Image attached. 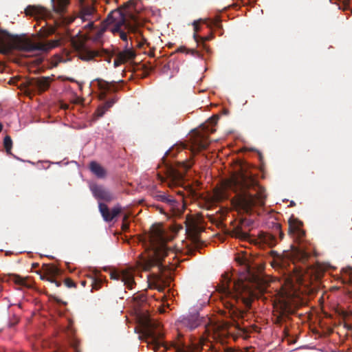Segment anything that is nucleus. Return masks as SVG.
I'll list each match as a JSON object with an SVG mask.
<instances>
[{
	"label": "nucleus",
	"mask_w": 352,
	"mask_h": 352,
	"mask_svg": "<svg viewBox=\"0 0 352 352\" xmlns=\"http://www.w3.org/2000/svg\"><path fill=\"white\" fill-rule=\"evenodd\" d=\"M236 261L241 265H244L248 283L241 279L232 281L229 274L226 273L222 276L221 283L218 285V292L230 316L233 318H243L245 311L242 305L245 309L250 307L253 296L252 288L261 289L265 283L263 277L265 265L246 257H239Z\"/></svg>",
	"instance_id": "obj_1"
},
{
	"label": "nucleus",
	"mask_w": 352,
	"mask_h": 352,
	"mask_svg": "<svg viewBox=\"0 0 352 352\" xmlns=\"http://www.w3.org/2000/svg\"><path fill=\"white\" fill-rule=\"evenodd\" d=\"M226 187L236 193L233 202L245 212H250L254 206L265 203V189L250 174L241 173L232 176Z\"/></svg>",
	"instance_id": "obj_2"
},
{
	"label": "nucleus",
	"mask_w": 352,
	"mask_h": 352,
	"mask_svg": "<svg viewBox=\"0 0 352 352\" xmlns=\"http://www.w3.org/2000/svg\"><path fill=\"white\" fill-rule=\"evenodd\" d=\"M143 336L145 341L152 346L153 350L157 351L161 346L166 350L173 349L175 352H199L206 344V339L202 337L190 336V344H186L179 334L173 341L166 343L162 341L164 333L160 324L150 319H146L143 324Z\"/></svg>",
	"instance_id": "obj_3"
},
{
	"label": "nucleus",
	"mask_w": 352,
	"mask_h": 352,
	"mask_svg": "<svg viewBox=\"0 0 352 352\" xmlns=\"http://www.w3.org/2000/svg\"><path fill=\"white\" fill-rule=\"evenodd\" d=\"M151 250L146 256L141 255L137 264L144 271H149L153 267L162 270V261L168 255L166 236L162 224H153L147 236Z\"/></svg>",
	"instance_id": "obj_4"
},
{
	"label": "nucleus",
	"mask_w": 352,
	"mask_h": 352,
	"mask_svg": "<svg viewBox=\"0 0 352 352\" xmlns=\"http://www.w3.org/2000/svg\"><path fill=\"white\" fill-rule=\"evenodd\" d=\"M58 45L57 41L34 42L24 34L13 35L0 29V54H8L12 50L47 52Z\"/></svg>",
	"instance_id": "obj_5"
},
{
	"label": "nucleus",
	"mask_w": 352,
	"mask_h": 352,
	"mask_svg": "<svg viewBox=\"0 0 352 352\" xmlns=\"http://www.w3.org/2000/svg\"><path fill=\"white\" fill-rule=\"evenodd\" d=\"M136 16L133 13L124 12L120 8L111 11L100 24L94 39L100 40L107 30L116 34L120 29L124 28L128 32H135L137 30Z\"/></svg>",
	"instance_id": "obj_6"
},
{
	"label": "nucleus",
	"mask_w": 352,
	"mask_h": 352,
	"mask_svg": "<svg viewBox=\"0 0 352 352\" xmlns=\"http://www.w3.org/2000/svg\"><path fill=\"white\" fill-rule=\"evenodd\" d=\"M290 256L293 267L292 268L289 265V271L294 272L296 280L298 283L307 285L312 278L318 280L320 278L319 272H316L313 267L306 264L310 258V254L302 246L292 247Z\"/></svg>",
	"instance_id": "obj_7"
},
{
	"label": "nucleus",
	"mask_w": 352,
	"mask_h": 352,
	"mask_svg": "<svg viewBox=\"0 0 352 352\" xmlns=\"http://www.w3.org/2000/svg\"><path fill=\"white\" fill-rule=\"evenodd\" d=\"M192 164L190 160L177 162L175 166L166 164L165 176L158 173V179L162 183L166 182L170 188L182 186L184 182L186 172Z\"/></svg>",
	"instance_id": "obj_8"
},
{
	"label": "nucleus",
	"mask_w": 352,
	"mask_h": 352,
	"mask_svg": "<svg viewBox=\"0 0 352 352\" xmlns=\"http://www.w3.org/2000/svg\"><path fill=\"white\" fill-rule=\"evenodd\" d=\"M218 120V116L212 117L208 124L203 125L201 131H195L191 135V151L193 153H197L201 150L206 149L208 146L210 144L208 134L215 131V129H214L212 126L217 123Z\"/></svg>",
	"instance_id": "obj_9"
},
{
	"label": "nucleus",
	"mask_w": 352,
	"mask_h": 352,
	"mask_svg": "<svg viewBox=\"0 0 352 352\" xmlns=\"http://www.w3.org/2000/svg\"><path fill=\"white\" fill-rule=\"evenodd\" d=\"M51 78L48 76L29 78L25 79L21 84L25 91L31 93L42 94L47 91L50 86Z\"/></svg>",
	"instance_id": "obj_10"
},
{
	"label": "nucleus",
	"mask_w": 352,
	"mask_h": 352,
	"mask_svg": "<svg viewBox=\"0 0 352 352\" xmlns=\"http://www.w3.org/2000/svg\"><path fill=\"white\" fill-rule=\"evenodd\" d=\"M80 3L78 17L82 21L88 22L85 28L89 30L96 29L97 27L95 25V22L100 20V14L97 12L93 5L85 3V0H80Z\"/></svg>",
	"instance_id": "obj_11"
},
{
	"label": "nucleus",
	"mask_w": 352,
	"mask_h": 352,
	"mask_svg": "<svg viewBox=\"0 0 352 352\" xmlns=\"http://www.w3.org/2000/svg\"><path fill=\"white\" fill-rule=\"evenodd\" d=\"M111 279L121 280L129 289H132L135 285L133 273L130 270L113 271L110 274Z\"/></svg>",
	"instance_id": "obj_12"
},
{
	"label": "nucleus",
	"mask_w": 352,
	"mask_h": 352,
	"mask_svg": "<svg viewBox=\"0 0 352 352\" xmlns=\"http://www.w3.org/2000/svg\"><path fill=\"white\" fill-rule=\"evenodd\" d=\"M93 196L98 200L111 202L116 199V196L102 185L92 184L89 186Z\"/></svg>",
	"instance_id": "obj_13"
},
{
	"label": "nucleus",
	"mask_w": 352,
	"mask_h": 352,
	"mask_svg": "<svg viewBox=\"0 0 352 352\" xmlns=\"http://www.w3.org/2000/svg\"><path fill=\"white\" fill-rule=\"evenodd\" d=\"M98 208L102 217L107 222L111 221L122 211V208L119 204L115 206L111 211L109 210L108 206L102 202H99Z\"/></svg>",
	"instance_id": "obj_14"
},
{
	"label": "nucleus",
	"mask_w": 352,
	"mask_h": 352,
	"mask_svg": "<svg viewBox=\"0 0 352 352\" xmlns=\"http://www.w3.org/2000/svg\"><path fill=\"white\" fill-rule=\"evenodd\" d=\"M42 269L45 274L41 276V279L54 283L57 287L61 285L60 282L54 279V276L59 274V270L57 267L52 264H43Z\"/></svg>",
	"instance_id": "obj_15"
},
{
	"label": "nucleus",
	"mask_w": 352,
	"mask_h": 352,
	"mask_svg": "<svg viewBox=\"0 0 352 352\" xmlns=\"http://www.w3.org/2000/svg\"><path fill=\"white\" fill-rule=\"evenodd\" d=\"M73 325V320L72 319H68V324L65 329V333L69 338V345L74 349V351L81 352L80 342L78 339L74 337L76 331Z\"/></svg>",
	"instance_id": "obj_16"
},
{
	"label": "nucleus",
	"mask_w": 352,
	"mask_h": 352,
	"mask_svg": "<svg viewBox=\"0 0 352 352\" xmlns=\"http://www.w3.org/2000/svg\"><path fill=\"white\" fill-rule=\"evenodd\" d=\"M152 197L156 201L166 204L170 210H173L178 206V202L175 200L174 197L162 191H155L152 192Z\"/></svg>",
	"instance_id": "obj_17"
},
{
	"label": "nucleus",
	"mask_w": 352,
	"mask_h": 352,
	"mask_svg": "<svg viewBox=\"0 0 352 352\" xmlns=\"http://www.w3.org/2000/svg\"><path fill=\"white\" fill-rule=\"evenodd\" d=\"M301 226L302 223L298 220L294 218L289 219L288 232L296 241H300L305 236V232Z\"/></svg>",
	"instance_id": "obj_18"
},
{
	"label": "nucleus",
	"mask_w": 352,
	"mask_h": 352,
	"mask_svg": "<svg viewBox=\"0 0 352 352\" xmlns=\"http://www.w3.org/2000/svg\"><path fill=\"white\" fill-rule=\"evenodd\" d=\"M25 13L26 15L42 19H45L52 16V13L50 10L45 8L38 6H28L25 9Z\"/></svg>",
	"instance_id": "obj_19"
},
{
	"label": "nucleus",
	"mask_w": 352,
	"mask_h": 352,
	"mask_svg": "<svg viewBox=\"0 0 352 352\" xmlns=\"http://www.w3.org/2000/svg\"><path fill=\"white\" fill-rule=\"evenodd\" d=\"M96 81L97 82L98 88L100 91L99 97L101 100L106 98L109 91L111 90L116 91L117 90L116 81L108 82L100 78L96 79Z\"/></svg>",
	"instance_id": "obj_20"
},
{
	"label": "nucleus",
	"mask_w": 352,
	"mask_h": 352,
	"mask_svg": "<svg viewBox=\"0 0 352 352\" xmlns=\"http://www.w3.org/2000/svg\"><path fill=\"white\" fill-rule=\"evenodd\" d=\"M78 56L82 60L89 61L101 54L99 51L90 50L82 45L78 48Z\"/></svg>",
	"instance_id": "obj_21"
},
{
	"label": "nucleus",
	"mask_w": 352,
	"mask_h": 352,
	"mask_svg": "<svg viewBox=\"0 0 352 352\" xmlns=\"http://www.w3.org/2000/svg\"><path fill=\"white\" fill-rule=\"evenodd\" d=\"M51 2L53 12L62 16L66 13L70 0H51Z\"/></svg>",
	"instance_id": "obj_22"
},
{
	"label": "nucleus",
	"mask_w": 352,
	"mask_h": 352,
	"mask_svg": "<svg viewBox=\"0 0 352 352\" xmlns=\"http://www.w3.org/2000/svg\"><path fill=\"white\" fill-rule=\"evenodd\" d=\"M257 240L259 243L269 247H274L277 243V239L273 234L265 232L258 234Z\"/></svg>",
	"instance_id": "obj_23"
},
{
	"label": "nucleus",
	"mask_w": 352,
	"mask_h": 352,
	"mask_svg": "<svg viewBox=\"0 0 352 352\" xmlns=\"http://www.w3.org/2000/svg\"><path fill=\"white\" fill-rule=\"evenodd\" d=\"M181 322L183 326L186 327L190 330L195 329L200 324L199 316L197 314H191L183 318Z\"/></svg>",
	"instance_id": "obj_24"
},
{
	"label": "nucleus",
	"mask_w": 352,
	"mask_h": 352,
	"mask_svg": "<svg viewBox=\"0 0 352 352\" xmlns=\"http://www.w3.org/2000/svg\"><path fill=\"white\" fill-rule=\"evenodd\" d=\"M272 255L273 256V261H272V265L273 267H279L281 268L287 267V258H284L282 255L274 251L272 252Z\"/></svg>",
	"instance_id": "obj_25"
},
{
	"label": "nucleus",
	"mask_w": 352,
	"mask_h": 352,
	"mask_svg": "<svg viewBox=\"0 0 352 352\" xmlns=\"http://www.w3.org/2000/svg\"><path fill=\"white\" fill-rule=\"evenodd\" d=\"M90 170L98 178H104L107 175L106 170L96 162H91L89 164Z\"/></svg>",
	"instance_id": "obj_26"
},
{
	"label": "nucleus",
	"mask_w": 352,
	"mask_h": 352,
	"mask_svg": "<svg viewBox=\"0 0 352 352\" xmlns=\"http://www.w3.org/2000/svg\"><path fill=\"white\" fill-rule=\"evenodd\" d=\"M118 55L119 56V58L124 63L128 60H133L136 56L135 52L133 49L127 47H126L124 50L118 52Z\"/></svg>",
	"instance_id": "obj_27"
},
{
	"label": "nucleus",
	"mask_w": 352,
	"mask_h": 352,
	"mask_svg": "<svg viewBox=\"0 0 352 352\" xmlns=\"http://www.w3.org/2000/svg\"><path fill=\"white\" fill-rule=\"evenodd\" d=\"M280 316H285L286 315L292 314L294 308L290 302L287 300H283L280 302Z\"/></svg>",
	"instance_id": "obj_28"
},
{
	"label": "nucleus",
	"mask_w": 352,
	"mask_h": 352,
	"mask_svg": "<svg viewBox=\"0 0 352 352\" xmlns=\"http://www.w3.org/2000/svg\"><path fill=\"white\" fill-rule=\"evenodd\" d=\"M195 41L197 42L199 46L202 45L203 48L207 52H209L208 47L205 44L206 41H210L212 38V34H210L207 36H200L197 34H194L193 35Z\"/></svg>",
	"instance_id": "obj_29"
},
{
	"label": "nucleus",
	"mask_w": 352,
	"mask_h": 352,
	"mask_svg": "<svg viewBox=\"0 0 352 352\" xmlns=\"http://www.w3.org/2000/svg\"><path fill=\"white\" fill-rule=\"evenodd\" d=\"M231 236L240 239L246 240L249 237V234L243 231L241 227L236 226L232 230Z\"/></svg>",
	"instance_id": "obj_30"
},
{
	"label": "nucleus",
	"mask_w": 352,
	"mask_h": 352,
	"mask_svg": "<svg viewBox=\"0 0 352 352\" xmlns=\"http://www.w3.org/2000/svg\"><path fill=\"white\" fill-rule=\"evenodd\" d=\"M236 329L237 330L238 336L243 337L244 339L248 338V335L251 331L248 327H241L238 322L236 324Z\"/></svg>",
	"instance_id": "obj_31"
},
{
	"label": "nucleus",
	"mask_w": 352,
	"mask_h": 352,
	"mask_svg": "<svg viewBox=\"0 0 352 352\" xmlns=\"http://www.w3.org/2000/svg\"><path fill=\"white\" fill-rule=\"evenodd\" d=\"M214 199L216 201L220 202L228 198V195L224 189H216L214 191Z\"/></svg>",
	"instance_id": "obj_32"
},
{
	"label": "nucleus",
	"mask_w": 352,
	"mask_h": 352,
	"mask_svg": "<svg viewBox=\"0 0 352 352\" xmlns=\"http://www.w3.org/2000/svg\"><path fill=\"white\" fill-rule=\"evenodd\" d=\"M135 0H129L127 2L122 4L118 8L122 9V10L124 11V12L133 13L131 11L129 10V9L131 7L135 8Z\"/></svg>",
	"instance_id": "obj_33"
},
{
	"label": "nucleus",
	"mask_w": 352,
	"mask_h": 352,
	"mask_svg": "<svg viewBox=\"0 0 352 352\" xmlns=\"http://www.w3.org/2000/svg\"><path fill=\"white\" fill-rule=\"evenodd\" d=\"M3 146L8 154L11 153L12 148V140L10 135H6L3 139Z\"/></svg>",
	"instance_id": "obj_34"
},
{
	"label": "nucleus",
	"mask_w": 352,
	"mask_h": 352,
	"mask_svg": "<svg viewBox=\"0 0 352 352\" xmlns=\"http://www.w3.org/2000/svg\"><path fill=\"white\" fill-rule=\"evenodd\" d=\"M207 25L210 27L214 26L217 28H221V19L219 16H217L214 19H209V23Z\"/></svg>",
	"instance_id": "obj_35"
},
{
	"label": "nucleus",
	"mask_w": 352,
	"mask_h": 352,
	"mask_svg": "<svg viewBox=\"0 0 352 352\" xmlns=\"http://www.w3.org/2000/svg\"><path fill=\"white\" fill-rule=\"evenodd\" d=\"M12 280L15 284L18 285L28 287L26 280L19 275H14Z\"/></svg>",
	"instance_id": "obj_36"
},
{
	"label": "nucleus",
	"mask_w": 352,
	"mask_h": 352,
	"mask_svg": "<svg viewBox=\"0 0 352 352\" xmlns=\"http://www.w3.org/2000/svg\"><path fill=\"white\" fill-rule=\"evenodd\" d=\"M127 33H129V32L124 28H120L119 32H116V34H119L120 38L122 41H126V42H127V38H128ZM126 47H128V43H126Z\"/></svg>",
	"instance_id": "obj_37"
},
{
	"label": "nucleus",
	"mask_w": 352,
	"mask_h": 352,
	"mask_svg": "<svg viewBox=\"0 0 352 352\" xmlns=\"http://www.w3.org/2000/svg\"><path fill=\"white\" fill-rule=\"evenodd\" d=\"M107 111L108 110L106 109L105 107L103 105L99 106L96 111V115L98 118H101L104 115Z\"/></svg>",
	"instance_id": "obj_38"
},
{
	"label": "nucleus",
	"mask_w": 352,
	"mask_h": 352,
	"mask_svg": "<svg viewBox=\"0 0 352 352\" xmlns=\"http://www.w3.org/2000/svg\"><path fill=\"white\" fill-rule=\"evenodd\" d=\"M101 281L97 279H92L91 280V286L92 289L98 290L100 288Z\"/></svg>",
	"instance_id": "obj_39"
},
{
	"label": "nucleus",
	"mask_w": 352,
	"mask_h": 352,
	"mask_svg": "<svg viewBox=\"0 0 352 352\" xmlns=\"http://www.w3.org/2000/svg\"><path fill=\"white\" fill-rule=\"evenodd\" d=\"M64 283L68 288L76 287V283L70 278H65L64 280Z\"/></svg>",
	"instance_id": "obj_40"
},
{
	"label": "nucleus",
	"mask_w": 352,
	"mask_h": 352,
	"mask_svg": "<svg viewBox=\"0 0 352 352\" xmlns=\"http://www.w3.org/2000/svg\"><path fill=\"white\" fill-rule=\"evenodd\" d=\"M153 276H155V286H154L155 288L158 289L160 292L163 291L164 287L158 284V281L160 280V278L156 275H153Z\"/></svg>",
	"instance_id": "obj_41"
},
{
	"label": "nucleus",
	"mask_w": 352,
	"mask_h": 352,
	"mask_svg": "<svg viewBox=\"0 0 352 352\" xmlns=\"http://www.w3.org/2000/svg\"><path fill=\"white\" fill-rule=\"evenodd\" d=\"M116 102V100L112 98L108 101H107L104 104H102L104 107H105L106 109L109 110Z\"/></svg>",
	"instance_id": "obj_42"
},
{
	"label": "nucleus",
	"mask_w": 352,
	"mask_h": 352,
	"mask_svg": "<svg viewBox=\"0 0 352 352\" xmlns=\"http://www.w3.org/2000/svg\"><path fill=\"white\" fill-rule=\"evenodd\" d=\"M280 223H276L274 226V229L278 231L279 232V238L280 240H282L284 237V234L280 230Z\"/></svg>",
	"instance_id": "obj_43"
},
{
	"label": "nucleus",
	"mask_w": 352,
	"mask_h": 352,
	"mask_svg": "<svg viewBox=\"0 0 352 352\" xmlns=\"http://www.w3.org/2000/svg\"><path fill=\"white\" fill-rule=\"evenodd\" d=\"M124 63L121 59L119 58V56L117 54L116 56V58L114 59V61H113L114 67H117Z\"/></svg>",
	"instance_id": "obj_44"
},
{
	"label": "nucleus",
	"mask_w": 352,
	"mask_h": 352,
	"mask_svg": "<svg viewBox=\"0 0 352 352\" xmlns=\"http://www.w3.org/2000/svg\"><path fill=\"white\" fill-rule=\"evenodd\" d=\"M129 228V223L128 222H122V229L124 231L127 230Z\"/></svg>",
	"instance_id": "obj_45"
},
{
	"label": "nucleus",
	"mask_w": 352,
	"mask_h": 352,
	"mask_svg": "<svg viewBox=\"0 0 352 352\" xmlns=\"http://www.w3.org/2000/svg\"><path fill=\"white\" fill-rule=\"evenodd\" d=\"M193 27H194V30H195V34H197V32L199 31V23L197 21H195L193 23Z\"/></svg>",
	"instance_id": "obj_46"
},
{
	"label": "nucleus",
	"mask_w": 352,
	"mask_h": 352,
	"mask_svg": "<svg viewBox=\"0 0 352 352\" xmlns=\"http://www.w3.org/2000/svg\"><path fill=\"white\" fill-rule=\"evenodd\" d=\"M156 208H157V210H159V211H160L161 213H165V212L164 211V209H163L161 206H156Z\"/></svg>",
	"instance_id": "obj_47"
},
{
	"label": "nucleus",
	"mask_w": 352,
	"mask_h": 352,
	"mask_svg": "<svg viewBox=\"0 0 352 352\" xmlns=\"http://www.w3.org/2000/svg\"><path fill=\"white\" fill-rule=\"evenodd\" d=\"M18 322H19L18 318H16L14 322H10V323L9 324V326H10V327H12V326H14L15 324H16Z\"/></svg>",
	"instance_id": "obj_48"
},
{
	"label": "nucleus",
	"mask_w": 352,
	"mask_h": 352,
	"mask_svg": "<svg viewBox=\"0 0 352 352\" xmlns=\"http://www.w3.org/2000/svg\"><path fill=\"white\" fill-rule=\"evenodd\" d=\"M127 220H128V215L124 214L123 217V219H122V222H128Z\"/></svg>",
	"instance_id": "obj_49"
},
{
	"label": "nucleus",
	"mask_w": 352,
	"mask_h": 352,
	"mask_svg": "<svg viewBox=\"0 0 352 352\" xmlns=\"http://www.w3.org/2000/svg\"><path fill=\"white\" fill-rule=\"evenodd\" d=\"M226 352H236V351L232 349H227L226 350Z\"/></svg>",
	"instance_id": "obj_50"
},
{
	"label": "nucleus",
	"mask_w": 352,
	"mask_h": 352,
	"mask_svg": "<svg viewBox=\"0 0 352 352\" xmlns=\"http://www.w3.org/2000/svg\"><path fill=\"white\" fill-rule=\"evenodd\" d=\"M82 286L85 287L86 285V280H82L80 282Z\"/></svg>",
	"instance_id": "obj_51"
},
{
	"label": "nucleus",
	"mask_w": 352,
	"mask_h": 352,
	"mask_svg": "<svg viewBox=\"0 0 352 352\" xmlns=\"http://www.w3.org/2000/svg\"><path fill=\"white\" fill-rule=\"evenodd\" d=\"M290 206H295V203H294V201H292L290 202Z\"/></svg>",
	"instance_id": "obj_52"
},
{
	"label": "nucleus",
	"mask_w": 352,
	"mask_h": 352,
	"mask_svg": "<svg viewBox=\"0 0 352 352\" xmlns=\"http://www.w3.org/2000/svg\"><path fill=\"white\" fill-rule=\"evenodd\" d=\"M2 129H3V125L1 123H0V133L1 132Z\"/></svg>",
	"instance_id": "obj_53"
},
{
	"label": "nucleus",
	"mask_w": 352,
	"mask_h": 352,
	"mask_svg": "<svg viewBox=\"0 0 352 352\" xmlns=\"http://www.w3.org/2000/svg\"><path fill=\"white\" fill-rule=\"evenodd\" d=\"M183 50H184V49H183L182 47H180V48L178 50V51H179V52H183Z\"/></svg>",
	"instance_id": "obj_54"
},
{
	"label": "nucleus",
	"mask_w": 352,
	"mask_h": 352,
	"mask_svg": "<svg viewBox=\"0 0 352 352\" xmlns=\"http://www.w3.org/2000/svg\"><path fill=\"white\" fill-rule=\"evenodd\" d=\"M345 327H346V328H347V329H351V327H350L349 325H347V324H345Z\"/></svg>",
	"instance_id": "obj_55"
},
{
	"label": "nucleus",
	"mask_w": 352,
	"mask_h": 352,
	"mask_svg": "<svg viewBox=\"0 0 352 352\" xmlns=\"http://www.w3.org/2000/svg\"><path fill=\"white\" fill-rule=\"evenodd\" d=\"M36 265H38V263H36V265L33 264V266H34V267H36Z\"/></svg>",
	"instance_id": "obj_56"
},
{
	"label": "nucleus",
	"mask_w": 352,
	"mask_h": 352,
	"mask_svg": "<svg viewBox=\"0 0 352 352\" xmlns=\"http://www.w3.org/2000/svg\"><path fill=\"white\" fill-rule=\"evenodd\" d=\"M36 265H38V263H36V265L33 264V266H34V267H36Z\"/></svg>",
	"instance_id": "obj_57"
},
{
	"label": "nucleus",
	"mask_w": 352,
	"mask_h": 352,
	"mask_svg": "<svg viewBox=\"0 0 352 352\" xmlns=\"http://www.w3.org/2000/svg\"><path fill=\"white\" fill-rule=\"evenodd\" d=\"M36 265H38V263H36V265L33 264V266H34V267H36Z\"/></svg>",
	"instance_id": "obj_58"
}]
</instances>
